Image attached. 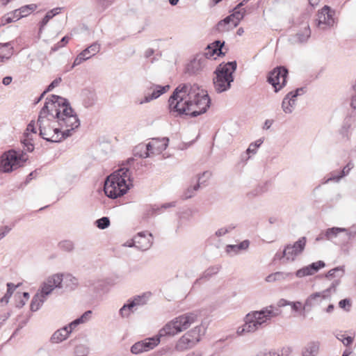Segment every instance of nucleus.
Returning <instances> with one entry per match:
<instances>
[{
    "label": "nucleus",
    "mask_w": 356,
    "mask_h": 356,
    "mask_svg": "<svg viewBox=\"0 0 356 356\" xmlns=\"http://www.w3.org/2000/svg\"><path fill=\"white\" fill-rule=\"evenodd\" d=\"M134 244L138 248L142 250H145L151 246L149 239L141 234H138L135 236Z\"/></svg>",
    "instance_id": "393cba45"
},
{
    "label": "nucleus",
    "mask_w": 356,
    "mask_h": 356,
    "mask_svg": "<svg viewBox=\"0 0 356 356\" xmlns=\"http://www.w3.org/2000/svg\"><path fill=\"white\" fill-rule=\"evenodd\" d=\"M353 168V164L352 163H348L343 169L342 175L341 177H343L348 174L349 171Z\"/></svg>",
    "instance_id": "052dcab7"
},
{
    "label": "nucleus",
    "mask_w": 356,
    "mask_h": 356,
    "mask_svg": "<svg viewBox=\"0 0 356 356\" xmlns=\"http://www.w3.org/2000/svg\"><path fill=\"white\" fill-rule=\"evenodd\" d=\"M335 11L328 6H324L318 13L317 26L321 25L332 26L335 23L334 15Z\"/></svg>",
    "instance_id": "a211bd4d"
},
{
    "label": "nucleus",
    "mask_w": 356,
    "mask_h": 356,
    "mask_svg": "<svg viewBox=\"0 0 356 356\" xmlns=\"http://www.w3.org/2000/svg\"><path fill=\"white\" fill-rule=\"evenodd\" d=\"M60 247L67 251H70L73 249V244L70 241H63L60 244Z\"/></svg>",
    "instance_id": "6e6d98bb"
},
{
    "label": "nucleus",
    "mask_w": 356,
    "mask_h": 356,
    "mask_svg": "<svg viewBox=\"0 0 356 356\" xmlns=\"http://www.w3.org/2000/svg\"><path fill=\"white\" fill-rule=\"evenodd\" d=\"M314 273H316L318 270L325 267V263L322 261H318L309 265Z\"/></svg>",
    "instance_id": "a18cd8bd"
},
{
    "label": "nucleus",
    "mask_w": 356,
    "mask_h": 356,
    "mask_svg": "<svg viewBox=\"0 0 356 356\" xmlns=\"http://www.w3.org/2000/svg\"><path fill=\"white\" fill-rule=\"evenodd\" d=\"M97 2L98 5L103 8V10L106 8L111 4V1L109 0H97Z\"/></svg>",
    "instance_id": "bf43d9fd"
},
{
    "label": "nucleus",
    "mask_w": 356,
    "mask_h": 356,
    "mask_svg": "<svg viewBox=\"0 0 356 356\" xmlns=\"http://www.w3.org/2000/svg\"><path fill=\"white\" fill-rule=\"evenodd\" d=\"M330 298L328 291H323L321 293H316L310 296L307 300V303L309 305H315L321 302L324 300Z\"/></svg>",
    "instance_id": "a878e982"
},
{
    "label": "nucleus",
    "mask_w": 356,
    "mask_h": 356,
    "mask_svg": "<svg viewBox=\"0 0 356 356\" xmlns=\"http://www.w3.org/2000/svg\"><path fill=\"white\" fill-rule=\"evenodd\" d=\"M61 9L62 8L60 7L55 8L54 9L49 10L45 14L44 17L40 22L39 33H41L42 31V29L47 24V23L49 22L50 19H51L54 16H56L60 13Z\"/></svg>",
    "instance_id": "5701e85b"
},
{
    "label": "nucleus",
    "mask_w": 356,
    "mask_h": 356,
    "mask_svg": "<svg viewBox=\"0 0 356 356\" xmlns=\"http://www.w3.org/2000/svg\"><path fill=\"white\" fill-rule=\"evenodd\" d=\"M306 92L305 87L296 88L295 90L289 92L283 99L282 107L286 113H291L293 111L295 105L296 98Z\"/></svg>",
    "instance_id": "2eb2a0df"
},
{
    "label": "nucleus",
    "mask_w": 356,
    "mask_h": 356,
    "mask_svg": "<svg viewBox=\"0 0 356 356\" xmlns=\"http://www.w3.org/2000/svg\"><path fill=\"white\" fill-rule=\"evenodd\" d=\"M351 106L354 109H356V92H355V93L354 95H352Z\"/></svg>",
    "instance_id": "774afa93"
},
{
    "label": "nucleus",
    "mask_w": 356,
    "mask_h": 356,
    "mask_svg": "<svg viewBox=\"0 0 356 356\" xmlns=\"http://www.w3.org/2000/svg\"><path fill=\"white\" fill-rule=\"evenodd\" d=\"M31 135H24V138L21 140L24 147L26 148L29 152H32L34 149V144L33 139L30 137Z\"/></svg>",
    "instance_id": "c9c22d12"
},
{
    "label": "nucleus",
    "mask_w": 356,
    "mask_h": 356,
    "mask_svg": "<svg viewBox=\"0 0 356 356\" xmlns=\"http://www.w3.org/2000/svg\"><path fill=\"white\" fill-rule=\"evenodd\" d=\"M198 188H199V185L196 184L194 186H193L192 188H187L186 191L184 193V198L188 199V198L193 197L194 195L195 191H196Z\"/></svg>",
    "instance_id": "49530a36"
},
{
    "label": "nucleus",
    "mask_w": 356,
    "mask_h": 356,
    "mask_svg": "<svg viewBox=\"0 0 356 356\" xmlns=\"http://www.w3.org/2000/svg\"><path fill=\"white\" fill-rule=\"evenodd\" d=\"M339 305L342 309H348L350 307V301L348 299H343L341 300L339 302Z\"/></svg>",
    "instance_id": "4d7b16f0"
},
{
    "label": "nucleus",
    "mask_w": 356,
    "mask_h": 356,
    "mask_svg": "<svg viewBox=\"0 0 356 356\" xmlns=\"http://www.w3.org/2000/svg\"><path fill=\"white\" fill-rule=\"evenodd\" d=\"M288 76L289 70L285 66H277L268 72L267 82L273 87L274 91L277 92L286 85Z\"/></svg>",
    "instance_id": "9d476101"
},
{
    "label": "nucleus",
    "mask_w": 356,
    "mask_h": 356,
    "mask_svg": "<svg viewBox=\"0 0 356 356\" xmlns=\"http://www.w3.org/2000/svg\"><path fill=\"white\" fill-rule=\"evenodd\" d=\"M306 245V238L302 237L293 245H288L283 251V257L288 261H293L296 257L300 254L305 249Z\"/></svg>",
    "instance_id": "4468645a"
},
{
    "label": "nucleus",
    "mask_w": 356,
    "mask_h": 356,
    "mask_svg": "<svg viewBox=\"0 0 356 356\" xmlns=\"http://www.w3.org/2000/svg\"><path fill=\"white\" fill-rule=\"evenodd\" d=\"M63 275L54 274L49 277L41 286L40 292L46 296L49 295L54 289L62 287Z\"/></svg>",
    "instance_id": "f3484780"
},
{
    "label": "nucleus",
    "mask_w": 356,
    "mask_h": 356,
    "mask_svg": "<svg viewBox=\"0 0 356 356\" xmlns=\"http://www.w3.org/2000/svg\"><path fill=\"white\" fill-rule=\"evenodd\" d=\"M145 352L149 351L156 347L160 342L159 337L148 338L141 341Z\"/></svg>",
    "instance_id": "c756f323"
},
{
    "label": "nucleus",
    "mask_w": 356,
    "mask_h": 356,
    "mask_svg": "<svg viewBox=\"0 0 356 356\" xmlns=\"http://www.w3.org/2000/svg\"><path fill=\"white\" fill-rule=\"evenodd\" d=\"M337 338L345 345L348 346L351 344L353 341V337H345L344 334H341Z\"/></svg>",
    "instance_id": "3c124183"
},
{
    "label": "nucleus",
    "mask_w": 356,
    "mask_h": 356,
    "mask_svg": "<svg viewBox=\"0 0 356 356\" xmlns=\"http://www.w3.org/2000/svg\"><path fill=\"white\" fill-rule=\"evenodd\" d=\"M88 353V349L83 346H79L76 347L75 354L76 356H86Z\"/></svg>",
    "instance_id": "603ef678"
},
{
    "label": "nucleus",
    "mask_w": 356,
    "mask_h": 356,
    "mask_svg": "<svg viewBox=\"0 0 356 356\" xmlns=\"http://www.w3.org/2000/svg\"><path fill=\"white\" fill-rule=\"evenodd\" d=\"M295 311H299L300 309H305V307L302 306V303L300 302H293L290 304Z\"/></svg>",
    "instance_id": "680f3d73"
},
{
    "label": "nucleus",
    "mask_w": 356,
    "mask_h": 356,
    "mask_svg": "<svg viewBox=\"0 0 356 356\" xmlns=\"http://www.w3.org/2000/svg\"><path fill=\"white\" fill-rule=\"evenodd\" d=\"M314 273H313V271L310 268L309 266H307L305 267H303L302 268L298 270L296 272V276L298 277H305V276L312 275H314Z\"/></svg>",
    "instance_id": "ea45409f"
},
{
    "label": "nucleus",
    "mask_w": 356,
    "mask_h": 356,
    "mask_svg": "<svg viewBox=\"0 0 356 356\" xmlns=\"http://www.w3.org/2000/svg\"><path fill=\"white\" fill-rule=\"evenodd\" d=\"M147 294H143L142 296H138L134 298V300L130 302L127 305H124L120 310V313L122 317H127L130 315L132 312V308L138 306L143 305L146 304L147 300Z\"/></svg>",
    "instance_id": "aec40b11"
},
{
    "label": "nucleus",
    "mask_w": 356,
    "mask_h": 356,
    "mask_svg": "<svg viewBox=\"0 0 356 356\" xmlns=\"http://www.w3.org/2000/svg\"><path fill=\"white\" fill-rule=\"evenodd\" d=\"M151 88H153L152 92L151 94H145L144 99L139 102L140 104L147 103L153 99H157L170 89V86L165 85L162 86L159 85H152Z\"/></svg>",
    "instance_id": "412c9836"
},
{
    "label": "nucleus",
    "mask_w": 356,
    "mask_h": 356,
    "mask_svg": "<svg viewBox=\"0 0 356 356\" xmlns=\"http://www.w3.org/2000/svg\"><path fill=\"white\" fill-rule=\"evenodd\" d=\"M46 299V296L43 294L42 292H39L36 293L31 302V309L32 311H37L39 309L40 306L42 305V303L44 302Z\"/></svg>",
    "instance_id": "c85d7f7f"
},
{
    "label": "nucleus",
    "mask_w": 356,
    "mask_h": 356,
    "mask_svg": "<svg viewBox=\"0 0 356 356\" xmlns=\"http://www.w3.org/2000/svg\"><path fill=\"white\" fill-rule=\"evenodd\" d=\"M168 103L170 111L177 115L195 118L207 111L211 99L197 84L181 83L174 90Z\"/></svg>",
    "instance_id": "f257e3e1"
},
{
    "label": "nucleus",
    "mask_w": 356,
    "mask_h": 356,
    "mask_svg": "<svg viewBox=\"0 0 356 356\" xmlns=\"http://www.w3.org/2000/svg\"><path fill=\"white\" fill-rule=\"evenodd\" d=\"M168 138L163 137L162 138H153L145 147L141 146L140 149H145L146 151L144 154H140L142 157L149 156V152L152 154L160 153L165 149L168 146Z\"/></svg>",
    "instance_id": "ddd939ff"
},
{
    "label": "nucleus",
    "mask_w": 356,
    "mask_h": 356,
    "mask_svg": "<svg viewBox=\"0 0 356 356\" xmlns=\"http://www.w3.org/2000/svg\"><path fill=\"white\" fill-rule=\"evenodd\" d=\"M281 275V273L277 272L273 274L269 275L266 277V282H270L275 281L278 277Z\"/></svg>",
    "instance_id": "13d9d810"
},
{
    "label": "nucleus",
    "mask_w": 356,
    "mask_h": 356,
    "mask_svg": "<svg viewBox=\"0 0 356 356\" xmlns=\"http://www.w3.org/2000/svg\"><path fill=\"white\" fill-rule=\"evenodd\" d=\"M245 13L246 10L245 8H242L241 10H235V8H233L232 13L228 15L232 20V27H236L239 24L241 20L245 17Z\"/></svg>",
    "instance_id": "b1692460"
},
{
    "label": "nucleus",
    "mask_w": 356,
    "mask_h": 356,
    "mask_svg": "<svg viewBox=\"0 0 356 356\" xmlns=\"http://www.w3.org/2000/svg\"><path fill=\"white\" fill-rule=\"evenodd\" d=\"M234 28V27H232V20L230 19V17L228 16L219 21L216 25V30L218 32L228 31Z\"/></svg>",
    "instance_id": "cd10ccee"
},
{
    "label": "nucleus",
    "mask_w": 356,
    "mask_h": 356,
    "mask_svg": "<svg viewBox=\"0 0 356 356\" xmlns=\"http://www.w3.org/2000/svg\"><path fill=\"white\" fill-rule=\"evenodd\" d=\"M15 13H8L7 14L4 15L1 18V26H5L7 24L11 23L14 22L13 17L11 16V14H15Z\"/></svg>",
    "instance_id": "37998d69"
},
{
    "label": "nucleus",
    "mask_w": 356,
    "mask_h": 356,
    "mask_svg": "<svg viewBox=\"0 0 356 356\" xmlns=\"http://www.w3.org/2000/svg\"><path fill=\"white\" fill-rule=\"evenodd\" d=\"M278 309L273 306L268 307L261 311L253 312L247 314L245 324L238 329V334L251 332L257 330L259 325L266 323L271 318L280 314Z\"/></svg>",
    "instance_id": "20e7f679"
},
{
    "label": "nucleus",
    "mask_w": 356,
    "mask_h": 356,
    "mask_svg": "<svg viewBox=\"0 0 356 356\" xmlns=\"http://www.w3.org/2000/svg\"><path fill=\"white\" fill-rule=\"evenodd\" d=\"M37 8H38V6L34 3L22 6L21 8H19L20 16L17 17V19H21L24 17L27 16L31 12L34 11Z\"/></svg>",
    "instance_id": "72a5a7b5"
},
{
    "label": "nucleus",
    "mask_w": 356,
    "mask_h": 356,
    "mask_svg": "<svg viewBox=\"0 0 356 356\" xmlns=\"http://www.w3.org/2000/svg\"><path fill=\"white\" fill-rule=\"evenodd\" d=\"M319 344L312 341L307 343L302 351V356H316L318 353Z\"/></svg>",
    "instance_id": "bb28decb"
},
{
    "label": "nucleus",
    "mask_w": 356,
    "mask_h": 356,
    "mask_svg": "<svg viewBox=\"0 0 356 356\" xmlns=\"http://www.w3.org/2000/svg\"><path fill=\"white\" fill-rule=\"evenodd\" d=\"M131 351L134 354H139L143 352H145L143 350V343L141 341H138L134 344L131 348Z\"/></svg>",
    "instance_id": "c03bdc74"
},
{
    "label": "nucleus",
    "mask_w": 356,
    "mask_h": 356,
    "mask_svg": "<svg viewBox=\"0 0 356 356\" xmlns=\"http://www.w3.org/2000/svg\"><path fill=\"white\" fill-rule=\"evenodd\" d=\"M64 280L66 284V286L73 289L74 286L77 285V280L72 276L71 275H65L64 278H63V281Z\"/></svg>",
    "instance_id": "e433bc0d"
},
{
    "label": "nucleus",
    "mask_w": 356,
    "mask_h": 356,
    "mask_svg": "<svg viewBox=\"0 0 356 356\" xmlns=\"http://www.w3.org/2000/svg\"><path fill=\"white\" fill-rule=\"evenodd\" d=\"M197 320V315L186 313L180 315L168 322L160 331L159 336H175L191 327Z\"/></svg>",
    "instance_id": "39448f33"
},
{
    "label": "nucleus",
    "mask_w": 356,
    "mask_h": 356,
    "mask_svg": "<svg viewBox=\"0 0 356 356\" xmlns=\"http://www.w3.org/2000/svg\"><path fill=\"white\" fill-rule=\"evenodd\" d=\"M132 186L131 172L127 168H120L110 175L105 181L104 193L110 198L124 195Z\"/></svg>",
    "instance_id": "f03ea898"
},
{
    "label": "nucleus",
    "mask_w": 356,
    "mask_h": 356,
    "mask_svg": "<svg viewBox=\"0 0 356 356\" xmlns=\"http://www.w3.org/2000/svg\"><path fill=\"white\" fill-rule=\"evenodd\" d=\"M21 285L20 283L17 284H14L13 283H8L7 284V292L4 295L3 297H2L1 299H0V302L1 303H4V304H7L9 301V299L11 297L12 294L13 293L14 291Z\"/></svg>",
    "instance_id": "473e14b6"
},
{
    "label": "nucleus",
    "mask_w": 356,
    "mask_h": 356,
    "mask_svg": "<svg viewBox=\"0 0 356 356\" xmlns=\"http://www.w3.org/2000/svg\"><path fill=\"white\" fill-rule=\"evenodd\" d=\"M27 160L23 152L10 149L2 154L0 168L3 172H10L24 166Z\"/></svg>",
    "instance_id": "423d86ee"
},
{
    "label": "nucleus",
    "mask_w": 356,
    "mask_h": 356,
    "mask_svg": "<svg viewBox=\"0 0 356 356\" xmlns=\"http://www.w3.org/2000/svg\"><path fill=\"white\" fill-rule=\"evenodd\" d=\"M62 79L60 77L55 79L44 90V93H47L51 91L54 88L58 86V84L61 82Z\"/></svg>",
    "instance_id": "09e8293b"
},
{
    "label": "nucleus",
    "mask_w": 356,
    "mask_h": 356,
    "mask_svg": "<svg viewBox=\"0 0 356 356\" xmlns=\"http://www.w3.org/2000/svg\"><path fill=\"white\" fill-rule=\"evenodd\" d=\"M203 334V327L201 325L196 326L179 339L175 345V348L179 351L192 348L200 341Z\"/></svg>",
    "instance_id": "1a4fd4ad"
},
{
    "label": "nucleus",
    "mask_w": 356,
    "mask_h": 356,
    "mask_svg": "<svg viewBox=\"0 0 356 356\" xmlns=\"http://www.w3.org/2000/svg\"><path fill=\"white\" fill-rule=\"evenodd\" d=\"M30 131L31 134H37L36 129H35V124L33 121H31L28 125L27 128L26 129V131L23 134H29L28 132Z\"/></svg>",
    "instance_id": "864d4df0"
},
{
    "label": "nucleus",
    "mask_w": 356,
    "mask_h": 356,
    "mask_svg": "<svg viewBox=\"0 0 356 356\" xmlns=\"http://www.w3.org/2000/svg\"><path fill=\"white\" fill-rule=\"evenodd\" d=\"M73 112V111H67L66 113H62L60 118L54 122L58 124V127L52 126L54 134H70L71 131L80 126V121Z\"/></svg>",
    "instance_id": "6e6552de"
},
{
    "label": "nucleus",
    "mask_w": 356,
    "mask_h": 356,
    "mask_svg": "<svg viewBox=\"0 0 356 356\" xmlns=\"http://www.w3.org/2000/svg\"><path fill=\"white\" fill-rule=\"evenodd\" d=\"M96 225L99 229H105L110 225V220L107 217H103L96 221Z\"/></svg>",
    "instance_id": "a19ab883"
},
{
    "label": "nucleus",
    "mask_w": 356,
    "mask_h": 356,
    "mask_svg": "<svg viewBox=\"0 0 356 356\" xmlns=\"http://www.w3.org/2000/svg\"><path fill=\"white\" fill-rule=\"evenodd\" d=\"M47 93H44V90L41 93V95L38 97L35 100H34V104H38L43 98L45 96Z\"/></svg>",
    "instance_id": "338daca9"
},
{
    "label": "nucleus",
    "mask_w": 356,
    "mask_h": 356,
    "mask_svg": "<svg viewBox=\"0 0 356 356\" xmlns=\"http://www.w3.org/2000/svg\"><path fill=\"white\" fill-rule=\"evenodd\" d=\"M236 60L220 63L215 70L216 76L213 78V86L218 93H222L230 89L234 82V73L236 70Z\"/></svg>",
    "instance_id": "7ed1b4c3"
},
{
    "label": "nucleus",
    "mask_w": 356,
    "mask_h": 356,
    "mask_svg": "<svg viewBox=\"0 0 356 356\" xmlns=\"http://www.w3.org/2000/svg\"><path fill=\"white\" fill-rule=\"evenodd\" d=\"M225 41L216 40L211 44H209L206 47V51L201 53L204 56L205 62L207 63V59H216L213 58L214 56L217 57H223L225 56V52L222 51V49L225 46Z\"/></svg>",
    "instance_id": "dca6fc26"
},
{
    "label": "nucleus",
    "mask_w": 356,
    "mask_h": 356,
    "mask_svg": "<svg viewBox=\"0 0 356 356\" xmlns=\"http://www.w3.org/2000/svg\"><path fill=\"white\" fill-rule=\"evenodd\" d=\"M346 230L344 228L332 227V228L328 229L326 231L325 236H326L327 238L330 239L333 236H337L339 232H346Z\"/></svg>",
    "instance_id": "4c0bfd02"
},
{
    "label": "nucleus",
    "mask_w": 356,
    "mask_h": 356,
    "mask_svg": "<svg viewBox=\"0 0 356 356\" xmlns=\"http://www.w3.org/2000/svg\"><path fill=\"white\" fill-rule=\"evenodd\" d=\"M206 65L204 56L197 54L193 59L186 65L185 72L189 75H194L200 72Z\"/></svg>",
    "instance_id": "6ab92c4d"
},
{
    "label": "nucleus",
    "mask_w": 356,
    "mask_h": 356,
    "mask_svg": "<svg viewBox=\"0 0 356 356\" xmlns=\"http://www.w3.org/2000/svg\"><path fill=\"white\" fill-rule=\"evenodd\" d=\"M69 135H52L51 138H47V137H42L44 140H46L47 141H51V142H60L62 140H64L65 138V136H68Z\"/></svg>",
    "instance_id": "de8ad7c7"
},
{
    "label": "nucleus",
    "mask_w": 356,
    "mask_h": 356,
    "mask_svg": "<svg viewBox=\"0 0 356 356\" xmlns=\"http://www.w3.org/2000/svg\"><path fill=\"white\" fill-rule=\"evenodd\" d=\"M311 35V31L309 29V26L307 24L304 30L300 32H298L293 35H291L290 38V40L292 42H297V43H302L305 42L308 38L310 37Z\"/></svg>",
    "instance_id": "4be33fe9"
},
{
    "label": "nucleus",
    "mask_w": 356,
    "mask_h": 356,
    "mask_svg": "<svg viewBox=\"0 0 356 356\" xmlns=\"http://www.w3.org/2000/svg\"><path fill=\"white\" fill-rule=\"evenodd\" d=\"M21 285L20 283L17 284H14L13 283H8L7 284V292L4 295L3 297H2L1 299H0V302L1 303H4V304H7L9 301V299L11 297L12 294L13 293L14 291Z\"/></svg>",
    "instance_id": "2f4dec72"
},
{
    "label": "nucleus",
    "mask_w": 356,
    "mask_h": 356,
    "mask_svg": "<svg viewBox=\"0 0 356 356\" xmlns=\"http://www.w3.org/2000/svg\"><path fill=\"white\" fill-rule=\"evenodd\" d=\"M69 40H70V37L67 35L63 37L62 39L58 42H57L56 44H54L51 47V51H54V52L58 51L61 47L65 46L68 43Z\"/></svg>",
    "instance_id": "58836bf2"
},
{
    "label": "nucleus",
    "mask_w": 356,
    "mask_h": 356,
    "mask_svg": "<svg viewBox=\"0 0 356 356\" xmlns=\"http://www.w3.org/2000/svg\"><path fill=\"white\" fill-rule=\"evenodd\" d=\"M249 0H242L239 3H238L234 8L235 10L239 9L241 10V7L245 6Z\"/></svg>",
    "instance_id": "69168bd1"
},
{
    "label": "nucleus",
    "mask_w": 356,
    "mask_h": 356,
    "mask_svg": "<svg viewBox=\"0 0 356 356\" xmlns=\"http://www.w3.org/2000/svg\"><path fill=\"white\" fill-rule=\"evenodd\" d=\"M100 50V44H98L97 42H93L92 44H90L89 47L86 48L84 50H83L82 55L85 56H90L91 58L92 56L97 54Z\"/></svg>",
    "instance_id": "7c9ffc66"
},
{
    "label": "nucleus",
    "mask_w": 356,
    "mask_h": 356,
    "mask_svg": "<svg viewBox=\"0 0 356 356\" xmlns=\"http://www.w3.org/2000/svg\"><path fill=\"white\" fill-rule=\"evenodd\" d=\"M47 105L48 116L54 120H58L62 115V113H66L67 111H72L69 101L60 96L51 95L46 98L44 106Z\"/></svg>",
    "instance_id": "0eeeda50"
},
{
    "label": "nucleus",
    "mask_w": 356,
    "mask_h": 356,
    "mask_svg": "<svg viewBox=\"0 0 356 356\" xmlns=\"http://www.w3.org/2000/svg\"><path fill=\"white\" fill-rule=\"evenodd\" d=\"M262 143H263V140H258L254 143L250 144L249 147L247 149L248 154L255 153L257 148L259 147L261 145Z\"/></svg>",
    "instance_id": "8fccbe9b"
},
{
    "label": "nucleus",
    "mask_w": 356,
    "mask_h": 356,
    "mask_svg": "<svg viewBox=\"0 0 356 356\" xmlns=\"http://www.w3.org/2000/svg\"><path fill=\"white\" fill-rule=\"evenodd\" d=\"M249 246V241L245 240L242 241L239 245H232L227 246V252L234 251L238 252L242 250H246Z\"/></svg>",
    "instance_id": "f704fd0d"
},
{
    "label": "nucleus",
    "mask_w": 356,
    "mask_h": 356,
    "mask_svg": "<svg viewBox=\"0 0 356 356\" xmlns=\"http://www.w3.org/2000/svg\"><path fill=\"white\" fill-rule=\"evenodd\" d=\"M339 272L342 273V269L340 268H336L331 269L326 274V277L330 278V277H336V273H339Z\"/></svg>",
    "instance_id": "5fc2aeb1"
},
{
    "label": "nucleus",
    "mask_w": 356,
    "mask_h": 356,
    "mask_svg": "<svg viewBox=\"0 0 356 356\" xmlns=\"http://www.w3.org/2000/svg\"><path fill=\"white\" fill-rule=\"evenodd\" d=\"M154 50L153 49L149 48L145 51V57L146 58H148L150 56H152L154 54Z\"/></svg>",
    "instance_id": "0e129e2a"
},
{
    "label": "nucleus",
    "mask_w": 356,
    "mask_h": 356,
    "mask_svg": "<svg viewBox=\"0 0 356 356\" xmlns=\"http://www.w3.org/2000/svg\"><path fill=\"white\" fill-rule=\"evenodd\" d=\"M81 55H82V52L79 54V55L74 59L73 64L70 66V69H73L74 67L80 65L83 61L90 58V56H81Z\"/></svg>",
    "instance_id": "79ce46f5"
},
{
    "label": "nucleus",
    "mask_w": 356,
    "mask_h": 356,
    "mask_svg": "<svg viewBox=\"0 0 356 356\" xmlns=\"http://www.w3.org/2000/svg\"><path fill=\"white\" fill-rule=\"evenodd\" d=\"M90 311L86 312L81 318L72 321L67 326L56 331L51 337V341L54 343H59L66 339L72 330H74L79 324L84 323L88 318H90Z\"/></svg>",
    "instance_id": "9b49d317"
},
{
    "label": "nucleus",
    "mask_w": 356,
    "mask_h": 356,
    "mask_svg": "<svg viewBox=\"0 0 356 356\" xmlns=\"http://www.w3.org/2000/svg\"><path fill=\"white\" fill-rule=\"evenodd\" d=\"M47 105L44 106L40 111L38 119L37 121V125L38 126L39 134H47V132L53 131L52 126L56 127V124H54L56 122V120H54L48 116Z\"/></svg>",
    "instance_id": "f8f14e48"
},
{
    "label": "nucleus",
    "mask_w": 356,
    "mask_h": 356,
    "mask_svg": "<svg viewBox=\"0 0 356 356\" xmlns=\"http://www.w3.org/2000/svg\"><path fill=\"white\" fill-rule=\"evenodd\" d=\"M13 78L10 76H5L2 80V83L4 86H8L12 82Z\"/></svg>",
    "instance_id": "e2e57ef3"
}]
</instances>
